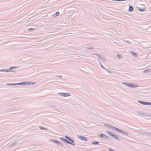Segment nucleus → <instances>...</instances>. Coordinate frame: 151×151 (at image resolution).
Wrapping results in <instances>:
<instances>
[{"mask_svg":"<svg viewBox=\"0 0 151 151\" xmlns=\"http://www.w3.org/2000/svg\"><path fill=\"white\" fill-rule=\"evenodd\" d=\"M36 83L35 82H23L18 83V85H33Z\"/></svg>","mask_w":151,"mask_h":151,"instance_id":"nucleus-1","label":"nucleus"},{"mask_svg":"<svg viewBox=\"0 0 151 151\" xmlns=\"http://www.w3.org/2000/svg\"><path fill=\"white\" fill-rule=\"evenodd\" d=\"M123 84L130 88H135L138 86H137L136 85L133 84V83H132L124 82L123 83Z\"/></svg>","mask_w":151,"mask_h":151,"instance_id":"nucleus-2","label":"nucleus"},{"mask_svg":"<svg viewBox=\"0 0 151 151\" xmlns=\"http://www.w3.org/2000/svg\"><path fill=\"white\" fill-rule=\"evenodd\" d=\"M137 134L141 135H147L151 136V133H149L146 132L144 131L141 132H138Z\"/></svg>","mask_w":151,"mask_h":151,"instance_id":"nucleus-3","label":"nucleus"},{"mask_svg":"<svg viewBox=\"0 0 151 151\" xmlns=\"http://www.w3.org/2000/svg\"><path fill=\"white\" fill-rule=\"evenodd\" d=\"M58 94L60 96L65 97L70 96H71L70 94L68 93H58Z\"/></svg>","mask_w":151,"mask_h":151,"instance_id":"nucleus-4","label":"nucleus"},{"mask_svg":"<svg viewBox=\"0 0 151 151\" xmlns=\"http://www.w3.org/2000/svg\"><path fill=\"white\" fill-rule=\"evenodd\" d=\"M77 137L79 139L83 141H86L87 140V138L86 137L80 135H78Z\"/></svg>","mask_w":151,"mask_h":151,"instance_id":"nucleus-5","label":"nucleus"},{"mask_svg":"<svg viewBox=\"0 0 151 151\" xmlns=\"http://www.w3.org/2000/svg\"><path fill=\"white\" fill-rule=\"evenodd\" d=\"M98 135L100 138H102L104 139H106V137L107 136V135L102 133L99 134H98Z\"/></svg>","mask_w":151,"mask_h":151,"instance_id":"nucleus-6","label":"nucleus"},{"mask_svg":"<svg viewBox=\"0 0 151 151\" xmlns=\"http://www.w3.org/2000/svg\"><path fill=\"white\" fill-rule=\"evenodd\" d=\"M65 137L66 139H68L69 141L73 143L74 142V140L71 137L66 135L65 136Z\"/></svg>","mask_w":151,"mask_h":151,"instance_id":"nucleus-7","label":"nucleus"},{"mask_svg":"<svg viewBox=\"0 0 151 151\" xmlns=\"http://www.w3.org/2000/svg\"><path fill=\"white\" fill-rule=\"evenodd\" d=\"M93 55H96L99 59L102 60L104 59V58L100 55L96 54H93Z\"/></svg>","mask_w":151,"mask_h":151,"instance_id":"nucleus-8","label":"nucleus"},{"mask_svg":"<svg viewBox=\"0 0 151 151\" xmlns=\"http://www.w3.org/2000/svg\"><path fill=\"white\" fill-rule=\"evenodd\" d=\"M50 141L52 142L55 143L56 144H57V145H59V144H60V142H59V141H58L57 140H55L54 139H51L50 140Z\"/></svg>","mask_w":151,"mask_h":151,"instance_id":"nucleus-9","label":"nucleus"},{"mask_svg":"<svg viewBox=\"0 0 151 151\" xmlns=\"http://www.w3.org/2000/svg\"><path fill=\"white\" fill-rule=\"evenodd\" d=\"M112 129V130L115 129L116 131L117 132H120H120L121 131V129H119L118 128H116L114 127H113V129Z\"/></svg>","mask_w":151,"mask_h":151,"instance_id":"nucleus-10","label":"nucleus"},{"mask_svg":"<svg viewBox=\"0 0 151 151\" xmlns=\"http://www.w3.org/2000/svg\"><path fill=\"white\" fill-rule=\"evenodd\" d=\"M112 137L113 139L116 140L118 141L119 140V138L116 135L114 134L112 136Z\"/></svg>","mask_w":151,"mask_h":151,"instance_id":"nucleus-11","label":"nucleus"},{"mask_svg":"<svg viewBox=\"0 0 151 151\" xmlns=\"http://www.w3.org/2000/svg\"><path fill=\"white\" fill-rule=\"evenodd\" d=\"M104 125L106 127H108L112 129H113V127H114L112 125L107 124V123L105 124Z\"/></svg>","mask_w":151,"mask_h":151,"instance_id":"nucleus-12","label":"nucleus"},{"mask_svg":"<svg viewBox=\"0 0 151 151\" xmlns=\"http://www.w3.org/2000/svg\"><path fill=\"white\" fill-rule=\"evenodd\" d=\"M133 9L134 8L132 6H129L128 11L129 12H132L133 11Z\"/></svg>","mask_w":151,"mask_h":151,"instance_id":"nucleus-13","label":"nucleus"},{"mask_svg":"<svg viewBox=\"0 0 151 151\" xmlns=\"http://www.w3.org/2000/svg\"><path fill=\"white\" fill-rule=\"evenodd\" d=\"M138 102L144 105H147V102L139 101Z\"/></svg>","mask_w":151,"mask_h":151,"instance_id":"nucleus-14","label":"nucleus"},{"mask_svg":"<svg viewBox=\"0 0 151 151\" xmlns=\"http://www.w3.org/2000/svg\"><path fill=\"white\" fill-rule=\"evenodd\" d=\"M130 53L132 55H133L135 57H137V54L134 51H131Z\"/></svg>","mask_w":151,"mask_h":151,"instance_id":"nucleus-15","label":"nucleus"},{"mask_svg":"<svg viewBox=\"0 0 151 151\" xmlns=\"http://www.w3.org/2000/svg\"><path fill=\"white\" fill-rule=\"evenodd\" d=\"M86 48L87 49H91L94 48L93 46L91 45L90 46H88L86 47Z\"/></svg>","mask_w":151,"mask_h":151,"instance_id":"nucleus-16","label":"nucleus"},{"mask_svg":"<svg viewBox=\"0 0 151 151\" xmlns=\"http://www.w3.org/2000/svg\"><path fill=\"white\" fill-rule=\"evenodd\" d=\"M99 143V142L97 141H95L94 142H91V144L93 145H98Z\"/></svg>","mask_w":151,"mask_h":151,"instance_id":"nucleus-17","label":"nucleus"},{"mask_svg":"<svg viewBox=\"0 0 151 151\" xmlns=\"http://www.w3.org/2000/svg\"><path fill=\"white\" fill-rule=\"evenodd\" d=\"M17 68V67L16 66H12V67H10L9 69H8V70H9V72L10 71V70H11L12 69H16Z\"/></svg>","mask_w":151,"mask_h":151,"instance_id":"nucleus-18","label":"nucleus"},{"mask_svg":"<svg viewBox=\"0 0 151 151\" xmlns=\"http://www.w3.org/2000/svg\"><path fill=\"white\" fill-rule=\"evenodd\" d=\"M107 132L108 134H109V135L111 136V137L114 134L112 133L111 132H110L109 131H107Z\"/></svg>","mask_w":151,"mask_h":151,"instance_id":"nucleus-19","label":"nucleus"},{"mask_svg":"<svg viewBox=\"0 0 151 151\" xmlns=\"http://www.w3.org/2000/svg\"><path fill=\"white\" fill-rule=\"evenodd\" d=\"M39 128L41 129H42V130H46L47 129L46 128L43 127L42 126H40L39 127Z\"/></svg>","mask_w":151,"mask_h":151,"instance_id":"nucleus-20","label":"nucleus"},{"mask_svg":"<svg viewBox=\"0 0 151 151\" xmlns=\"http://www.w3.org/2000/svg\"><path fill=\"white\" fill-rule=\"evenodd\" d=\"M7 85H12V86H14L18 85V83H8L7 84Z\"/></svg>","mask_w":151,"mask_h":151,"instance_id":"nucleus-21","label":"nucleus"},{"mask_svg":"<svg viewBox=\"0 0 151 151\" xmlns=\"http://www.w3.org/2000/svg\"><path fill=\"white\" fill-rule=\"evenodd\" d=\"M64 142L65 143H67V144H70L71 143V142H70V141H69H69L68 140L66 139L65 140Z\"/></svg>","mask_w":151,"mask_h":151,"instance_id":"nucleus-22","label":"nucleus"},{"mask_svg":"<svg viewBox=\"0 0 151 151\" xmlns=\"http://www.w3.org/2000/svg\"><path fill=\"white\" fill-rule=\"evenodd\" d=\"M0 71H5L6 72H9V70H8V69H2L1 70H0Z\"/></svg>","mask_w":151,"mask_h":151,"instance_id":"nucleus-23","label":"nucleus"},{"mask_svg":"<svg viewBox=\"0 0 151 151\" xmlns=\"http://www.w3.org/2000/svg\"><path fill=\"white\" fill-rule=\"evenodd\" d=\"M150 70L149 69H147L146 70H145L143 71V72L144 73H148L150 71Z\"/></svg>","mask_w":151,"mask_h":151,"instance_id":"nucleus-24","label":"nucleus"},{"mask_svg":"<svg viewBox=\"0 0 151 151\" xmlns=\"http://www.w3.org/2000/svg\"><path fill=\"white\" fill-rule=\"evenodd\" d=\"M60 14V13L59 12H57L55 14H54L53 16L55 17L57 16H58Z\"/></svg>","mask_w":151,"mask_h":151,"instance_id":"nucleus-25","label":"nucleus"},{"mask_svg":"<svg viewBox=\"0 0 151 151\" xmlns=\"http://www.w3.org/2000/svg\"><path fill=\"white\" fill-rule=\"evenodd\" d=\"M120 133H123L124 134L126 135H128V134H127V133H126V132H124V131H122L121 130V131L120 132Z\"/></svg>","mask_w":151,"mask_h":151,"instance_id":"nucleus-26","label":"nucleus"},{"mask_svg":"<svg viewBox=\"0 0 151 151\" xmlns=\"http://www.w3.org/2000/svg\"><path fill=\"white\" fill-rule=\"evenodd\" d=\"M138 11L141 12H144L145 10V9H138Z\"/></svg>","mask_w":151,"mask_h":151,"instance_id":"nucleus-27","label":"nucleus"},{"mask_svg":"<svg viewBox=\"0 0 151 151\" xmlns=\"http://www.w3.org/2000/svg\"><path fill=\"white\" fill-rule=\"evenodd\" d=\"M106 139H108V140L109 141H111V138L109 137V136H107L106 137Z\"/></svg>","mask_w":151,"mask_h":151,"instance_id":"nucleus-28","label":"nucleus"},{"mask_svg":"<svg viewBox=\"0 0 151 151\" xmlns=\"http://www.w3.org/2000/svg\"><path fill=\"white\" fill-rule=\"evenodd\" d=\"M17 143V142H13L11 144V146H13L16 145Z\"/></svg>","mask_w":151,"mask_h":151,"instance_id":"nucleus-29","label":"nucleus"},{"mask_svg":"<svg viewBox=\"0 0 151 151\" xmlns=\"http://www.w3.org/2000/svg\"><path fill=\"white\" fill-rule=\"evenodd\" d=\"M60 139L62 140L64 142L65 141V140L66 139L65 138L63 137H61L60 138Z\"/></svg>","mask_w":151,"mask_h":151,"instance_id":"nucleus-30","label":"nucleus"},{"mask_svg":"<svg viewBox=\"0 0 151 151\" xmlns=\"http://www.w3.org/2000/svg\"><path fill=\"white\" fill-rule=\"evenodd\" d=\"M35 30V28H30L28 29V30L29 31H32V30Z\"/></svg>","mask_w":151,"mask_h":151,"instance_id":"nucleus-31","label":"nucleus"},{"mask_svg":"<svg viewBox=\"0 0 151 151\" xmlns=\"http://www.w3.org/2000/svg\"><path fill=\"white\" fill-rule=\"evenodd\" d=\"M139 114L142 115H144V116H146V115L144 113H142L141 112H139Z\"/></svg>","mask_w":151,"mask_h":151,"instance_id":"nucleus-32","label":"nucleus"},{"mask_svg":"<svg viewBox=\"0 0 151 151\" xmlns=\"http://www.w3.org/2000/svg\"><path fill=\"white\" fill-rule=\"evenodd\" d=\"M118 57L119 58L121 59L122 58V55H118Z\"/></svg>","mask_w":151,"mask_h":151,"instance_id":"nucleus-33","label":"nucleus"},{"mask_svg":"<svg viewBox=\"0 0 151 151\" xmlns=\"http://www.w3.org/2000/svg\"><path fill=\"white\" fill-rule=\"evenodd\" d=\"M56 77H57L59 78H62V76H56Z\"/></svg>","mask_w":151,"mask_h":151,"instance_id":"nucleus-34","label":"nucleus"},{"mask_svg":"<svg viewBox=\"0 0 151 151\" xmlns=\"http://www.w3.org/2000/svg\"><path fill=\"white\" fill-rule=\"evenodd\" d=\"M147 105L151 106V102H147Z\"/></svg>","mask_w":151,"mask_h":151,"instance_id":"nucleus-35","label":"nucleus"},{"mask_svg":"<svg viewBox=\"0 0 151 151\" xmlns=\"http://www.w3.org/2000/svg\"><path fill=\"white\" fill-rule=\"evenodd\" d=\"M101 67L105 69H106V68L101 64Z\"/></svg>","mask_w":151,"mask_h":151,"instance_id":"nucleus-36","label":"nucleus"},{"mask_svg":"<svg viewBox=\"0 0 151 151\" xmlns=\"http://www.w3.org/2000/svg\"><path fill=\"white\" fill-rule=\"evenodd\" d=\"M59 145H60L61 146L64 147V145L62 144V143L60 142V144H59Z\"/></svg>","mask_w":151,"mask_h":151,"instance_id":"nucleus-37","label":"nucleus"},{"mask_svg":"<svg viewBox=\"0 0 151 151\" xmlns=\"http://www.w3.org/2000/svg\"><path fill=\"white\" fill-rule=\"evenodd\" d=\"M125 42L128 43H131V42L127 40H126L125 41Z\"/></svg>","mask_w":151,"mask_h":151,"instance_id":"nucleus-38","label":"nucleus"},{"mask_svg":"<svg viewBox=\"0 0 151 151\" xmlns=\"http://www.w3.org/2000/svg\"><path fill=\"white\" fill-rule=\"evenodd\" d=\"M70 145H73L74 146H75V145L74 144L72 143V142H71V143L70 144Z\"/></svg>","mask_w":151,"mask_h":151,"instance_id":"nucleus-39","label":"nucleus"},{"mask_svg":"<svg viewBox=\"0 0 151 151\" xmlns=\"http://www.w3.org/2000/svg\"><path fill=\"white\" fill-rule=\"evenodd\" d=\"M117 1H122V0H117Z\"/></svg>","mask_w":151,"mask_h":151,"instance_id":"nucleus-40","label":"nucleus"},{"mask_svg":"<svg viewBox=\"0 0 151 151\" xmlns=\"http://www.w3.org/2000/svg\"><path fill=\"white\" fill-rule=\"evenodd\" d=\"M12 72H16L15 71H14V70H13L11 71Z\"/></svg>","mask_w":151,"mask_h":151,"instance_id":"nucleus-41","label":"nucleus"},{"mask_svg":"<svg viewBox=\"0 0 151 151\" xmlns=\"http://www.w3.org/2000/svg\"><path fill=\"white\" fill-rule=\"evenodd\" d=\"M105 70H106L109 73V70L108 69H105Z\"/></svg>","mask_w":151,"mask_h":151,"instance_id":"nucleus-42","label":"nucleus"},{"mask_svg":"<svg viewBox=\"0 0 151 151\" xmlns=\"http://www.w3.org/2000/svg\"><path fill=\"white\" fill-rule=\"evenodd\" d=\"M111 1H117V0H110Z\"/></svg>","mask_w":151,"mask_h":151,"instance_id":"nucleus-43","label":"nucleus"}]
</instances>
